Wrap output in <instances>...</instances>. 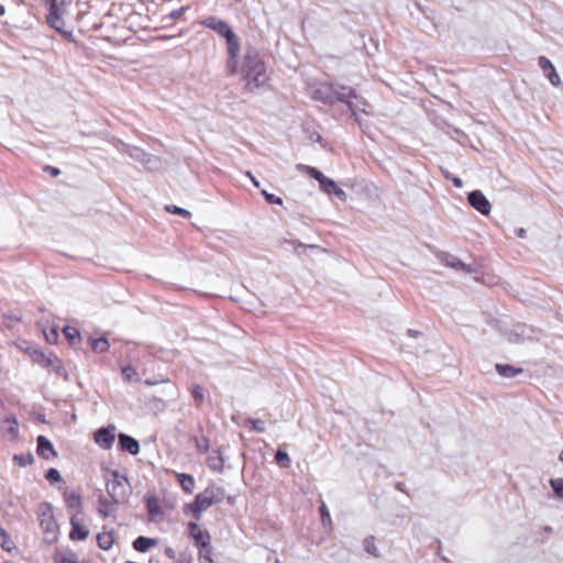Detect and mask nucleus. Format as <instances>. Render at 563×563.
<instances>
[{"instance_id": "1", "label": "nucleus", "mask_w": 563, "mask_h": 563, "mask_svg": "<svg viewBox=\"0 0 563 563\" xmlns=\"http://www.w3.org/2000/svg\"><path fill=\"white\" fill-rule=\"evenodd\" d=\"M201 24L227 41L228 62L227 66L232 75H242L245 80V87L250 91L263 87L267 82L266 66L258 52L249 46L242 58H240V40L232 27L223 20L217 16H208Z\"/></svg>"}, {"instance_id": "2", "label": "nucleus", "mask_w": 563, "mask_h": 563, "mask_svg": "<svg viewBox=\"0 0 563 563\" xmlns=\"http://www.w3.org/2000/svg\"><path fill=\"white\" fill-rule=\"evenodd\" d=\"M308 92L316 100L333 103L346 100V96L352 93V88L330 82L311 81L308 84Z\"/></svg>"}, {"instance_id": "3", "label": "nucleus", "mask_w": 563, "mask_h": 563, "mask_svg": "<svg viewBox=\"0 0 563 563\" xmlns=\"http://www.w3.org/2000/svg\"><path fill=\"white\" fill-rule=\"evenodd\" d=\"M48 13L46 15L47 24L60 33L65 38H71V32L65 29L64 15L66 13V0H47Z\"/></svg>"}, {"instance_id": "4", "label": "nucleus", "mask_w": 563, "mask_h": 563, "mask_svg": "<svg viewBox=\"0 0 563 563\" xmlns=\"http://www.w3.org/2000/svg\"><path fill=\"white\" fill-rule=\"evenodd\" d=\"M106 487L108 494L117 504L125 501L131 492L128 478L118 471L108 473L106 476Z\"/></svg>"}, {"instance_id": "5", "label": "nucleus", "mask_w": 563, "mask_h": 563, "mask_svg": "<svg viewBox=\"0 0 563 563\" xmlns=\"http://www.w3.org/2000/svg\"><path fill=\"white\" fill-rule=\"evenodd\" d=\"M224 499V489L218 486L207 487L202 493L196 496L190 505V510L199 518L200 514L212 505L219 504Z\"/></svg>"}, {"instance_id": "6", "label": "nucleus", "mask_w": 563, "mask_h": 563, "mask_svg": "<svg viewBox=\"0 0 563 563\" xmlns=\"http://www.w3.org/2000/svg\"><path fill=\"white\" fill-rule=\"evenodd\" d=\"M298 168L305 169L310 177L316 179L319 183L321 190L327 195H334L342 201L347 199L345 191L340 188L333 179L324 176L319 169L306 165H299Z\"/></svg>"}, {"instance_id": "7", "label": "nucleus", "mask_w": 563, "mask_h": 563, "mask_svg": "<svg viewBox=\"0 0 563 563\" xmlns=\"http://www.w3.org/2000/svg\"><path fill=\"white\" fill-rule=\"evenodd\" d=\"M37 364L47 368L56 377L68 380V373L65 369L62 361L53 353H38L37 352Z\"/></svg>"}, {"instance_id": "8", "label": "nucleus", "mask_w": 563, "mask_h": 563, "mask_svg": "<svg viewBox=\"0 0 563 563\" xmlns=\"http://www.w3.org/2000/svg\"><path fill=\"white\" fill-rule=\"evenodd\" d=\"M340 102L347 104L356 121H358L357 111H362L366 114L372 113L371 104L363 97L357 96L353 89L352 93L346 96V100H341Z\"/></svg>"}, {"instance_id": "9", "label": "nucleus", "mask_w": 563, "mask_h": 563, "mask_svg": "<svg viewBox=\"0 0 563 563\" xmlns=\"http://www.w3.org/2000/svg\"><path fill=\"white\" fill-rule=\"evenodd\" d=\"M40 526L44 532V541L53 543L58 538V525L49 512L43 511Z\"/></svg>"}, {"instance_id": "10", "label": "nucleus", "mask_w": 563, "mask_h": 563, "mask_svg": "<svg viewBox=\"0 0 563 563\" xmlns=\"http://www.w3.org/2000/svg\"><path fill=\"white\" fill-rule=\"evenodd\" d=\"M467 200L470 205L482 214L488 216L490 213L492 205L481 190L470 192Z\"/></svg>"}, {"instance_id": "11", "label": "nucleus", "mask_w": 563, "mask_h": 563, "mask_svg": "<svg viewBox=\"0 0 563 563\" xmlns=\"http://www.w3.org/2000/svg\"><path fill=\"white\" fill-rule=\"evenodd\" d=\"M115 439V427L108 426L106 428L99 429L95 433V442L101 446L102 449L109 450Z\"/></svg>"}, {"instance_id": "12", "label": "nucleus", "mask_w": 563, "mask_h": 563, "mask_svg": "<svg viewBox=\"0 0 563 563\" xmlns=\"http://www.w3.org/2000/svg\"><path fill=\"white\" fill-rule=\"evenodd\" d=\"M538 65L542 69L543 75L549 79V81L553 86L558 87L561 85L560 75L558 74L556 68L549 58H547L545 56L539 57Z\"/></svg>"}, {"instance_id": "13", "label": "nucleus", "mask_w": 563, "mask_h": 563, "mask_svg": "<svg viewBox=\"0 0 563 563\" xmlns=\"http://www.w3.org/2000/svg\"><path fill=\"white\" fill-rule=\"evenodd\" d=\"M70 532L69 538L73 541H82L88 538L89 529L84 525L82 519L78 518V516H73L70 518Z\"/></svg>"}, {"instance_id": "14", "label": "nucleus", "mask_w": 563, "mask_h": 563, "mask_svg": "<svg viewBox=\"0 0 563 563\" xmlns=\"http://www.w3.org/2000/svg\"><path fill=\"white\" fill-rule=\"evenodd\" d=\"M37 455L46 461H51L56 459L58 453L46 437L37 435Z\"/></svg>"}, {"instance_id": "15", "label": "nucleus", "mask_w": 563, "mask_h": 563, "mask_svg": "<svg viewBox=\"0 0 563 563\" xmlns=\"http://www.w3.org/2000/svg\"><path fill=\"white\" fill-rule=\"evenodd\" d=\"M440 261L448 267L454 268L456 271H463L467 274H472L476 271L470 264H465L457 257L450 254H442L440 256Z\"/></svg>"}, {"instance_id": "16", "label": "nucleus", "mask_w": 563, "mask_h": 563, "mask_svg": "<svg viewBox=\"0 0 563 563\" xmlns=\"http://www.w3.org/2000/svg\"><path fill=\"white\" fill-rule=\"evenodd\" d=\"M145 500L148 511V519L154 522L162 520L164 512L162 510L158 498L156 496H147Z\"/></svg>"}, {"instance_id": "17", "label": "nucleus", "mask_w": 563, "mask_h": 563, "mask_svg": "<svg viewBox=\"0 0 563 563\" xmlns=\"http://www.w3.org/2000/svg\"><path fill=\"white\" fill-rule=\"evenodd\" d=\"M118 439L119 446L122 451H126L132 455H137L140 453V444L134 438L125 433H120Z\"/></svg>"}, {"instance_id": "18", "label": "nucleus", "mask_w": 563, "mask_h": 563, "mask_svg": "<svg viewBox=\"0 0 563 563\" xmlns=\"http://www.w3.org/2000/svg\"><path fill=\"white\" fill-rule=\"evenodd\" d=\"M189 530L190 534L196 540L197 544L201 545L202 548L209 547L210 536L207 532L202 531L197 523L190 522Z\"/></svg>"}, {"instance_id": "19", "label": "nucleus", "mask_w": 563, "mask_h": 563, "mask_svg": "<svg viewBox=\"0 0 563 563\" xmlns=\"http://www.w3.org/2000/svg\"><path fill=\"white\" fill-rule=\"evenodd\" d=\"M207 465L211 471L221 473L224 468V460L220 451H213L207 459Z\"/></svg>"}, {"instance_id": "20", "label": "nucleus", "mask_w": 563, "mask_h": 563, "mask_svg": "<svg viewBox=\"0 0 563 563\" xmlns=\"http://www.w3.org/2000/svg\"><path fill=\"white\" fill-rule=\"evenodd\" d=\"M157 544L156 539L147 538V537H139L133 542V548L139 552H146L152 547H155Z\"/></svg>"}, {"instance_id": "21", "label": "nucleus", "mask_w": 563, "mask_h": 563, "mask_svg": "<svg viewBox=\"0 0 563 563\" xmlns=\"http://www.w3.org/2000/svg\"><path fill=\"white\" fill-rule=\"evenodd\" d=\"M98 547L102 550H110L114 543L112 532H102L97 536Z\"/></svg>"}, {"instance_id": "22", "label": "nucleus", "mask_w": 563, "mask_h": 563, "mask_svg": "<svg viewBox=\"0 0 563 563\" xmlns=\"http://www.w3.org/2000/svg\"><path fill=\"white\" fill-rule=\"evenodd\" d=\"M177 479L181 488L186 493H191L195 488V479L191 475L185 473H178Z\"/></svg>"}, {"instance_id": "23", "label": "nucleus", "mask_w": 563, "mask_h": 563, "mask_svg": "<svg viewBox=\"0 0 563 563\" xmlns=\"http://www.w3.org/2000/svg\"><path fill=\"white\" fill-rule=\"evenodd\" d=\"M496 371L500 376L508 377V378L514 377L517 374L522 372L521 368H516V367H514L511 365H507V364L506 365L496 364Z\"/></svg>"}, {"instance_id": "24", "label": "nucleus", "mask_w": 563, "mask_h": 563, "mask_svg": "<svg viewBox=\"0 0 563 563\" xmlns=\"http://www.w3.org/2000/svg\"><path fill=\"white\" fill-rule=\"evenodd\" d=\"M56 563H80L76 553L71 551L58 552L55 555Z\"/></svg>"}, {"instance_id": "25", "label": "nucleus", "mask_w": 563, "mask_h": 563, "mask_svg": "<svg viewBox=\"0 0 563 563\" xmlns=\"http://www.w3.org/2000/svg\"><path fill=\"white\" fill-rule=\"evenodd\" d=\"M364 550L374 558H378L380 555L379 550L376 545V539L373 536L366 537L364 539Z\"/></svg>"}, {"instance_id": "26", "label": "nucleus", "mask_w": 563, "mask_h": 563, "mask_svg": "<svg viewBox=\"0 0 563 563\" xmlns=\"http://www.w3.org/2000/svg\"><path fill=\"white\" fill-rule=\"evenodd\" d=\"M143 165L148 170H159L163 167V162L161 161L159 157L147 154V157L145 158V162H143Z\"/></svg>"}, {"instance_id": "27", "label": "nucleus", "mask_w": 563, "mask_h": 563, "mask_svg": "<svg viewBox=\"0 0 563 563\" xmlns=\"http://www.w3.org/2000/svg\"><path fill=\"white\" fill-rule=\"evenodd\" d=\"M110 347V344L106 338H99L91 340V349L96 353H104Z\"/></svg>"}, {"instance_id": "28", "label": "nucleus", "mask_w": 563, "mask_h": 563, "mask_svg": "<svg viewBox=\"0 0 563 563\" xmlns=\"http://www.w3.org/2000/svg\"><path fill=\"white\" fill-rule=\"evenodd\" d=\"M122 375H123V378L129 383L140 380V376H139L136 369L132 365L123 366Z\"/></svg>"}, {"instance_id": "29", "label": "nucleus", "mask_w": 563, "mask_h": 563, "mask_svg": "<svg viewBox=\"0 0 563 563\" xmlns=\"http://www.w3.org/2000/svg\"><path fill=\"white\" fill-rule=\"evenodd\" d=\"M128 155L132 159L140 162L141 164H143V162H145V158L147 157V153L137 146H132V148L129 150Z\"/></svg>"}, {"instance_id": "30", "label": "nucleus", "mask_w": 563, "mask_h": 563, "mask_svg": "<svg viewBox=\"0 0 563 563\" xmlns=\"http://www.w3.org/2000/svg\"><path fill=\"white\" fill-rule=\"evenodd\" d=\"M275 460L276 462L282 466V467H289L290 466V457L288 455L287 452L283 451V450H277L276 452V455H275Z\"/></svg>"}, {"instance_id": "31", "label": "nucleus", "mask_w": 563, "mask_h": 563, "mask_svg": "<svg viewBox=\"0 0 563 563\" xmlns=\"http://www.w3.org/2000/svg\"><path fill=\"white\" fill-rule=\"evenodd\" d=\"M64 334L65 336L67 338V340L74 344V342L76 340H79L80 339V333H79V330H77L76 328L74 327H70V325H67L64 328Z\"/></svg>"}, {"instance_id": "32", "label": "nucleus", "mask_w": 563, "mask_h": 563, "mask_svg": "<svg viewBox=\"0 0 563 563\" xmlns=\"http://www.w3.org/2000/svg\"><path fill=\"white\" fill-rule=\"evenodd\" d=\"M191 395L197 406H201L205 399L203 389L199 385L191 387Z\"/></svg>"}, {"instance_id": "33", "label": "nucleus", "mask_w": 563, "mask_h": 563, "mask_svg": "<svg viewBox=\"0 0 563 563\" xmlns=\"http://www.w3.org/2000/svg\"><path fill=\"white\" fill-rule=\"evenodd\" d=\"M550 485L554 490L555 495L560 498L563 497V477L552 478Z\"/></svg>"}, {"instance_id": "34", "label": "nucleus", "mask_w": 563, "mask_h": 563, "mask_svg": "<svg viewBox=\"0 0 563 563\" xmlns=\"http://www.w3.org/2000/svg\"><path fill=\"white\" fill-rule=\"evenodd\" d=\"M44 476L51 484L62 482V475L56 468H49Z\"/></svg>"}, {"instance_id": "35", "label": "nucleus", "mask_w": 563, "mask_h": 563, "mask_svg": "<svg viewBox=\"0 0 563 563\" xmlns=\"http://www.w3.org/2000/svg\"><path fill=\"white\" fill-rule=\"evenodd\" d=\"M14 462H16L20 466H26L33 463L32 454H16L13 456Z\"/></svg>"}, {"instance_id": "36", "label": "nucleus", "mask_w": 563, "mask_h": 563, "mask_svg": "<svg viewBox=\"0 0 563 563\" xmlns=\"http://www.w3.org/2000/svg\"><path fill=\"white\" fill-rule=\"evenodd\" d=\"M67 505L71 508H81V500L80 497L74 493L66 496Z\"/></svg>"}, {"instance_id": "37", "label": "nucleus", "mask_w": 563, "mask_h": 563, "mask_svg": "<svg viewBox=\"0 0 563 563\" xmlns=\"http://www.w3.org/2000/svg\"><path fill=\"white\" fill-rule=\"evenodd\" d=\"M7 433L10 434V437L13 439L18 434V422L14 419H7Z\"/></svg>"}, {"instance_id": "38", "label": "nucleus", "mask_w": 563, "mask_h": 563, "mask_svg": "<svg viewBox=\"0 0 563 563\" xmlns=\"http://www.w3.org/2000/svg\"><path fill=\"white\" fill-rule=\"evenodd\" d=\"M166 210L170 213H175L184 218H189L191 216V213L188 210L177 206H166Z\"/></svg>"}, {"instance_id": "39", "label": "nucleus", "mask_w": 563, "mask_h": 563, "mask_svg": "<svg viewBox=\"0 0 563 563\" xmlns=\"http://www.w3.org/2000/svg\"><path fill=\"white\" fill-rule=\"evenodd\" d=\"M528 328L526 325H519L517 328V332H515L514 334H510L509 336V341L511 342H520L521 341V336H526V332H527Z\"/></svg>"}, {"instance_id": "40", "label": "nucleus", "mask_w": 563, "mask_h": 563, "mask_svg": "<svg viewBox=\"0 0 563 563\" xmlns=\"http://www.w3.org/2000/svg\"><path fill=\"white\" fill-rule=\"evenodd\" d=\"M196 448L200 453L209 450V440L206 437L196 438Z\"/></svg>"}, {"instance_id": "41", "label": "nucleus", "mask_w": 563, "mask_h": 563, "mask_svg": "<svg viewBox=\"0 0 563 563\" xmlns=\"http://www.w3.org/2000/svg\"><path fill=\"white\" fill-rule=\"evenodd\" d=\"M111 510H112L111 503L107 499H101L100 507H99V514L102 515L103 517H108V516H110Z\"/></svg>"}, {"instance_id": "42", "label": "nucleus", "mask_w": 563, "mask_h": 563, "mask_svg": "<svg viewBox=\"0 0 563 563\" xmlns=\"http://www.w3.org/2000/svg\"><path fill=\"white\" fill-rule=\"evenodd\" d=\"M43 333H44V336H45V340L51 343V344H54L57 342V339H58V332L56 330V328H53L51 330H43Z\"/></svg>"}, {"instance_id": "43", "label": "nucleus", "mask_w": 563, "mask_h": 563, "mask_svg": "<svg viewBox=\"0 0 563 563\" xmlns=\"http://www.w3.org/2000/svg\"><path fill=\"white\" fill-rule=\"evenodd\" d=\"M262 195L265 197V200L271 205H283V199L280 197L269 194L266 190H262Z\"/></svg>"}, {"instance_id": "44", "label": "nucleus", "mask_w": 563, "mask_h": 563, "mask_svg": "<svg viewBox=\"0 0 563 563\" xmlns=\"http://www.w3.org/2000/svg\"><path fill=\"white\" fill-rule=\"evenodd\" d=\"M252 426V429L256 432L263 433L265 432V422L260 419H253L249 421Z\"/></svg>"}, {"instance_id": "45", "label": "nucleus", "mask_w": 563, "mask_h": 563, "mask_svg": "<svg viewBox=\"0 0 563 563\" xmlns=\"http://www.w3.org/2000/svg\"><path fill=\"white\" fill-rule=\"evenodd\" d=\"M442 173H443V176L448 180H451L456 188H461L463 186V181L461 178L453 176L452 174H450L449 172L443 170V169H442Z\"/></svg>"}, {"instance_id": "46", "label": "nucleus", "mask_w": 563, "mask_h": 563, "mask_svg": "<svg viewBox=\"0 0 563 563\" xmlns=\"http://www.w3.org/2000/svg\"><path fill=\"white\" fill-rule=\"evenodd\" d=\"M115 148L120 152V153H124V154H129V150L132 148V145H129V144H125L123 142H118L115 144Z\"/></svg>"}, {"instance_id": "47", "label": "nucleus", "mask_w": 563, "mask_h": 563, "mask_svg": "<svg viewBox=\"0 0 563 563\" xmlns=\"http://www.w3.org/2000/svg\"><path fill=\"white\" fill-rule=\"evenodd\" d=\"M320 512L323 522H325L327 520L330 521V512L324 504L321 505Z\"/></svg>"}, {"instance_id": "48", "label": "nucleus", "mask_w": 563, "mask_h": 563, "mask_svg": "<svg viewBox=\"0 0 563 563\" xmlns=\"http://www.w3.org/2000/svg\"><path fill=\"white\" fill-rule=\"evenodd\" d=\"M44 172L48 173L53 177H56L60 174V169L53 166H45Z\"/></svg>"}, {"instance_id": "49", "label": "nucleus", "mask_w": 563, "mask_h": 563, "mask_svg": "<svg viewBox=\"0 0 563 563\" xmlns=\"http://www.w3.org/2000/svg\"><path fill=\"white\" fill-rule=\"evenodd\" d=\"M0 544L2 545V548L7 551H10L11 550V544L12 542L8 539H0Z\"/></svg>"}, {"instance_id": "50", "label": "nucleus", "mask_w": 563, "mask_h": 563, "mask_svg": "<svg viewBox=\"0 0 563 563\" xmlns=\"http://www.w3.org/2000/svg\"><path fill=\"white\" fill-rule=\"evenodd\" d=\"M0 544L2 545V548L7 551H10L11 550V544L12 542L8 539H0Z\"/></svg>"}, {"instance_id": "51", "label": "nucleus", "mask_w": 563, "mask_h": 563, "mask_svg": "<svg viewBox=\"0 0 563 563\" xmlns=\"http://www.w3.org/2000/svg\"><path fill=\"white\" fill-rule=\"evenodd\" d=\"M246 175L250 177L252 184L255 186V187H260V181L250 173L247 172Z\"/></svg>"}, {"instance_id": "52", "label": "nucleus", "mask_w": 563, "mask_h": 563, "mask_svg": "<svg viewBox=\"0 0 563 563\" xmlns=\"http://www.w3.org/2000/svg\"><path fill=\"white\" fill-rule=\"evenodd\" d=\"M526 233L527 232H526V230L523 228H519V229L516 230V234H517L518 238L523 239L526 236Z\"/></svg>"}, {"instance_id": "53", "label": "nucleus", "mask_w": 563, "mask_h": 563, "mask_svg": "<svg viewBox=\"0 0 563 563\" xmlns=\"http://www.w3.org/2000/svg\"><path fill=\"white\" fill-rule=\"evenodd\" d=\"M0 539H8L7 532L0 527Z\"/></svg>"}, {"instance_id": "54", "label": "nucleus", "mask_w": 563, "mask_h": 563, "mask_svg": "<svg viewBox=\"0 0 563 563\" xmlns=\"http://www.w3.org/2000/svg\"><path fill=\"white\" fill-rule=\"evenodd\" d=\"M408 334H409L410 336H416V335H418V334H419V332H418V331H415V330H408Z\"/></svg>"}, {"instance_id": "55", "label": "nucleus", "mask_w": 563, "mask_h": 563, "mask_svg": "<svg viewBox=\"0 0 563 563\" xmlns=\"http://www.w3.org/2000/svg\"><path fill=\"white\" fill-rule=\"evenodd\" d=\"M5 13V7L3 4H0V15H3Z\"/></svg>"}, {"instance_id": "56", "label": "nucleus", "mask_w": 563, "mask_h": 563, "mask_svg": "<svg viewBox=\"0 0 563 563\" xmlns=\"http://www.w3.org/2000/svg\"><path fill=\"white\" fill-rule=\"evenodd\" d=\"M203 560L207 561L208 563H212V560L209 558V556H203Z\"/></svg>"}, {"instance_id": "57", "label": "nucleus", "mask_w": 563, "mask_h": 563, "mask_svg": "<svg viewBox=\"0 0 563 563\" xmlns=\"http://www.w3.org/2000/svg\"><path fill=\"white\" fill-rule=\"evenodd\" d=\"M559 460L563 463V451L560 453Z\"/></svg>"}, {"instance_id": "58", "label": "nucleus", "mask_w": 563, "mask_h": 563, "mask_svg": "<svg viewBox=\"0 0 563 563\" xmlns=\"http://www.w3.org/2000/svg\"><path fill=\"white\" fill-rule=\"evenodd\" d=\"M236 2H241L242 0H235Z\"/></svg>"}]
</instances>
